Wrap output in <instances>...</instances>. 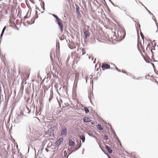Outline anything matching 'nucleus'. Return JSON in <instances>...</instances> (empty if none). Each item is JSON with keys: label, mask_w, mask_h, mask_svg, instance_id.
I'll list each match as a JSON object with an SVG mask.
<instances>
[{"label": "nucleus", "mask_w": 158, "mask_h": 158, "mask_svg": "<svg viewBox=\"0 0 158 158\" xmlns=\"http://www.w3.org/2000/svg\"><path fill=\"white\" fill-rule=\"evenodd\" d=\"M55 22L58 24L60 28V30L61 32H62L63 31V28L64 27L63 24L62 23V21L60 19H59L58 20L55 21Z\"/></svg>", "instance_id": "obj_1"}, {"label": "nucleus", "mask_w": 158, "mask_h": 158, "mask_svg": "<svg viewBox=\"0 0 158 158\" xmlns=\"http://www.w3.org/2000/svg\"><path fill=\"white\" fill-rule=\"evenodd\" d=\"M47 134L49 136L51 137L54 135L53 131L52 129H49L47 132Z\"/></svg>", "instance_id": "obj_2"}, {"label": "nucleus", "mask_w": 158, "mask_h": 158, "mask_svg": "<svg viewBox=\"0 0 158 158\" xmlns=\"http://www.w3.org/2000/svg\"><path fill=\"white\" fill-rule=\"evenodd\" d=\"M76 6V9L77 14L79 17H81V14L80 11L79 10V7L77 5H75Z\"/></svg>", "instance_id": "obj_3"}, {"label": "nucleus", "mask_w": 158, "mask_h": 158, "mask_svg": "<svg viewBox=\"0 0 158 158\" xmlns=\"http://www.w3.org/2000/svg\"><path fill=\"white\" fill-rule=\"evenodd\" d=\"M63 138H60L56 142L55 144L56 146H59L61 143V142L63 141Z\"/></svg>", "instance_id": "obj_4"}, {"label": "nucleus", "mask_w": 158, "mask_h": 158, "mask_svg": "<svg viewBox=\"0 0 158 158\" xmlns=\"http://www.w3.org/2000/svg\"><path fill=\"white\" fill-rule=\"evenodd\" d=\"M85 38L87 39L89 36L90 34L88 30L84 28L83 30Z\"/></svg>", "instance_id": "obj_5"}, {"label": "nucleus", "mask_w": 158, "mask_h": 158, "mask_svg": "<svg viewBox=\"0 0 158 158\" xmlns=\"http://www.w3.org/2000/svg\"><path fill=\"white\" fill-rule=\"evenodd\" d=\"M67 134V129L66 127L63 129L61 132V135L66 136Z\"/></svg>", "instance_id": "obj_6"}, {"label": "nucleus", "mask_w": 158, "mask_h": 158, "mask_svg": "<svg viewBox=\"0 0 158 158\" xmlns=\"http://www.w3.org/2000/svg\"><path fill=\"white\" fill-rule=\"evenodd\" d=\"M102 68H104L106 69H108L110 68V66L109 65L105 63L102 64Z\"/></svg>", "instance_id": "obj_7"}, {"label": "nucleus", "mask_w": 158, "mask_h": 158, "mask_svg": "<svg viewBox=\"0 0 158 158\" xmlns=\"http://www.w3.org/2000/svg\"><path fill=\"white\" fill-rule=\"evenodd\" d=\"M69 146H74L75 145V143L70 139L69 140Z\"/></svg>", "instance_id": "obj_8"}, {"label": "nucleus", "mask_w": 158, "mask_h": 158, "mask_svg": "<svg viewBox=\"0 0 158 158\" xmlns=\"http://www.w3.org/2000/svg\"><path fill=\"white\" fill-rule=\"evenodd\" d=\"M105 148L107 149L110 153H111L112 152V150L111 148L107 145H105Z\"/></svg>", "instance_id": "obj_9"}, {"label": "nucleus", "mask_w": 158, "mask_h": 158, "mask_svg": "<svg viewBox=\"0 0 158 158\" xmlns=\"http://www.w3.org/2000/svg\"><path fill=\"white\" fill-rule=\"evenodd\" d=\"M83 120L84 122L85 123H87L90 121L89 118L88 117H84L83 118Z\"/></svg>", "instance_id": "obj_10"}, {"label": "nucleus", "mask_w": 158, "mask_h": 158, "mask_svg": "<svg viewBox=\"0 0 158 158\" xmlns=\"http://www.w3.org/2000/svg\"><path fill=\"white\" fill-rule=\"evenodd\" d=\"M80 139L82 140V142L84 143L85 141V138L84 135H81L80 136Z\"/></svg>", "instance_id": "obj_11"}, {"label": "nucleus", "mask_w": 158, "mask_h": 158, "mask_svg": "<svg viewBox=\"0 0 158 158\" xmlns=\"http://www.w3.org/2000/svg\"><path fill=\"white\" fill-rule=\"evenodd\" d=\"M98 129H99L100 130H103V128L101 124H98Z\"/></svg>", "instance_id": "obj_12"}, {"label": "nucleus", "mask_w": 158, "mask_h": 158, "mask_svg": "<svg viewBox=\"0 0 158 158\" xmlns=\"http://www.w3.org/2000/svg\"><path fill=\"white\" fill-rule=\"evenodd\" d=\"M88 134L90 136L95 138L96 137L95 136L93 135L92 133H88Z\"/></svg>", "instance_id": "obj_13"}, {"label": "nucleus", "mask_w": 158, "mask_h": 158, "mask_svg": "<svg viewBox=\"0 0 158 158\" xmlns=\"http://www.w3.org/2000/svg\"><path fill=\"white\" fill-rule=\"evenodd\" d=\"M84 109L86 114H87L89 112V110L87 107H85Z\"/></svg>", "instance_id": "obj_14"}, {"label": "nucleus", "mask_w": 158, "mask_h": 158, "mask_svg": "<svg viewBox=\"0 0 158 158\" xmlns=\"http://www.w3.org/2000/svg\"><path fill=\"white\" fill-rule=\"evenodd\" d=\"M63 154L66 157V158H67L69 155L67 156V152L66 150L64 151Z\"/></svg>", "instance_id": "obj_15"}, {"label": "nucleus", "mask_w": 158, "mask_h": 158, "mask_svg": "<svg viewBox=\"0 0 158 158\" xmlns=\"http://www.w3.org/2000/svg\"><path fill=\"white\" fill-rule=\"evenodd\" d=\"M41 114V112L39 111L38 112L37 110H36V112H35V114L36 116H38V115H40Z\"/></svg>", "instance_id": "obj_16"}, {"label": "nucleus", "mask_w": 158, "mask_h": 158, "mask_svg": "<svg viewBox=\"0 0 158 158\" xmlns=\"http://www.w3.org/2000/svg\"><path fill=\"white\" fill-rule=\"evenodd\" d=\"M121 32L120 31H118V32H117L118 35V36L119 37H121L122 36V35H121Z\"/></svg>", "instance_id": "obj_17"}, {"label": "nucleus", "mask_w": 158, "mask_h": 158, "mask_svg": "<svg viewBox=\"0 0 158 158\" xmlns=\"http://www.w3.org/2000/svg\"><path fill=\"white\" fill-rule=\"evenodd\" d=\"M77 146L78 147L77 148H76L75 149V150H78L79 148H80L81 147V144H79V143H78L77 144V145L76 147H77Z\"/></svg>", "instance_id": "obj_18"}, {"label": "nucleus", "mask_w": 158, "mask_h": 158, "mask_svg": "<svg viewBox=\"0 0 158 158\" xmlns=\"http://www.w3.org/2000/svg\"><path fill=\"white\" fill-rule=\"evenodd\" d=\"M52 15L56 19V20H58L59 18L56 15L54 14H52Z\"/></svg>", "instance_id": "obj_19"}, {"label": "nucleus", "mask_w": 158, "mask_h": 158, "mask_svg": "<svg viewBox=\"0 0 158 158\" xmlns=\"http://www.w3.org/2000/svg\"><path fill=\"white\" fill-rule=\"evenodd\" d=\"M79 75H77V74H76V78L75 79V81H74V83H77V81H78V79H77V78L76 77H77V76H78Z\"/></svg>", "instance_id": "obj_20"}, {"label": "nucleus", "mask_w": 158, "mask_h": 158, "mask_svg": "<svg viewBox=\"0 0 158 158\" xmlns=\"http://www.w3.org/2000/svg\"><path fill=\"white\" fill-rule=\"evenodd\" d=\"M140 35L141 37V38H142L143 40V38H144V35H143V33H142V32H140Z\"/></svg>", "instance_id": "obj_21"}, {"label": "nucleus", "mask_w": 158, "mask_h": 158, "mask_svg": "<svg viewBox=\"0 0 158 158\" xmlns=\"http://www.w3.org/2000/svg\"><path fill=\"white\" fill-rule=\"evenodd\" d=\"M6 26H5L4 28H3L2 31V33H4V31H5V30H6Z\"/></svg>", "instance_id": "obj_22"}, {"label": "nucleus", "mask_w": 158, "mask_h": 158, "mask_svg": "<svg viewBox=\"0 0 158 158\" xmlns=\"http://www.w3.org/2000/svg\"><path fill=\"white\" fill-rule=\"evenodd\" d=\"M154 17V16L153 15H152V19L155 22V23L157 26V27L158 28V26L157 24V23H156V20L155 19H154L153 18V17Z\"/></svg>", "instance_id": "obj_23"}, {"label": "nucleus", "mask_w": 158, "mask_h": 158, "mask_svg": "<svg viewBox=\"0 0 158 158\" xmlns=\"http://www.w3.org/2000/svg\"><path fill=\"white\" fill-rule=\"evenodd\" d=\"M75 150H73V151H71V150H70V149H68V151H69V152H70V153H69V155L71 153H72V152H75Z\"/></svg>", "instance_id": "obj_24"}, {"label": "nucleus", "mask_w": 158, "mask_h": 158, "mask_svg": "<svg viewBox=\"0 0 158 158\" xmlns=\"http://www.w3.org/2000/svg\"><path fill=\"white\" fill-rule=\"evenodd\" d=\"M104 139H105L106 140H107L108 139V136L106 135H105L104 136Z\"/></svg>", "instance_id": "obj_25"}, {"label": "nucleus", "mask_w": 158, "mask_h": 158, "mask_svg": "<svg viewBox=\"0 0 158 158\" xmlns=\"http://www.w3.org/2000/svg\"><path fill=\"white\" fill-rule=\"evenodd\" d=\"M37 18H38V16H37L36 17H35V19L34 20H34H35V19H37ZM27 23H28V24H32L34 23V21H33V22L32 23H30L29 22L28 23V22H27Z\"/></svg>", "instance_id": "obj_26"}, {"label": "nucleus", "mask_w": 158, "mask_h": 158, "mask_svg": "<svg viewBox=\"0 0 158 158\" xmlns=\"http://www.w3.org/2000/svg\"><path fill=\"white\" fill-rule=\"evenodd\" d=\"M150 44H149L148 45L147 47L146 48V49H148V48H149V50H150Z\"/></svg>", "instance_id": "obj_27"}, {"label": "nucleus", "mask_w": 158, "mask_h": 158, "mask_svg": "<svg viewBox=\"0 0 158 158\" xmlns=\"http://www.w3.org/2000/svg\"><path fill=\"white\" fill-rule=\"evenodd\" d=\"M145 8H146V9H147V11H148V13L149 14H150L151 15H153V14H152V13H151V12L149 10H148L147 9L146 7H145Z\"/></svg>", "instance_id": "obj_28"}, {"label": "nucleus", "mask_w": 158, "mask_h": 158, "mask_svg": "<svg viewBox=\"0 0 158 158\" xmlns=\"http://www.w3.org/2000/svg\"><path fill=\"white\" fill-rule=\"evenodd\" d=\"M3 34H4L3 33L1 32V35H0V41H1V39H2V36L3 35Z\"/></svg>", "instance_id": "obj_29"}, {"label": "nucleus", "mask_w": 158, "mask_h": 158, "mask_svg": "<svg viewBox=\"0 0 158 158\" xmlns=\"http://www.w3.org/2000/svg\"><path fill=\"white\" fill-rule=\"evenodd\" d=\"M152 49L153 50H155V47H153V48H151V53H152V54L153 52H152Z\"/></svg>", "instance_id": "obj_30"}, {"label": "nucleus", "mask_w": 158, "mask_h": 158, "mask_svg": "<svg viewBox=\"0 0 158 158\" xmlns=\"http://www.w3.org/2000/svg\"><path fill=\"white\" fill-rule=\"evenodd\" d=\"M1 83H2V81H0V93H1V91H2V89H1V88H2V87H1Z\"/></svg>", "instance_id": "obj_31"}, {"label": "nucleus", "mask_w": 158, "mask_h": 158, "mask_svg": "<svg viewBox=\"0 0 158 158\" xmlns=\"http://www.w3.org/2000/svg\"><path fill=\"white\" fill-rule=\"evenodd\" d=\"M131 77L133 79H135V76L133 75H131Z\"/></svg>", "instance_id": "obj_32"}, {"label": "nucleus", "mask_w": 158, "mask_h": 158, "mask_svg": "<svg viewBox=\"0 0 158 158\" xmlns=\"http://www.w3.org/2000/svg\"><path fill=\"white\" fill-rule=\"evenodd\" d=\"M109 1H110V2L111 3V4H112L114 6H115V5H114V3L112 2V1H111V0H109Z\"/></svg>", "instance_id": "obj_33"}, {"label": "nucleus", "mask_w": 158, "mask_h": 158, "mask_svg": "<svg viewBox=\"0 0 158 158\" xmlns=\"http://www.w3.org/2000/svg\"><path fill=\"white\" fill-rule=\"evenodd\" d=\"M116 69L117 70L118 72H121V71L119 69L117 68H116Z\"/></svg>", "instance_id": "obj_34"}, {"label": "nucleus", "mask_w": 158, "mask_h": 158, "mask_svg": "<svg viewBox=\"0 0 158 158\" xmlns=\"http://www.w3.org/2000/svg\"><path fill=\"white\" fill-rule=\"evenodd\" d=\"M114 137L115 138H116L118 139V138L115 133H114Z\"/></svg>", "instance_id": "obj_35"}, {"label": "nucleus", "mask_w": 158, "mask_h": 158, "mask_svg": "<svg viewBox=\"0 0 158 158\" xmlns=\"http://www.w3.org/2000/svg\"><path fill=\"white\" fill-rule=\"evenodd\" d=\"M132 74L130 73H127V75L130 76Z\"/></svg>", "instance_id": "obj_36"}, {"label": "nucleus", "mask_w": 158, "mask_h": 158, "mask_svg": "<svg viewBox=\"0 0 158 158\" xmlns=\"http://www.w3.org/2000/svg\"><path fill=\"white\" fill-rule=\"evenodd\" d=\"M128 16H129L130 18H131V19H133V21H134V22H135V23H136V21H134V19H134V18H132V17H131L130 15H128Z\"/></svg>", "instance_id": "obj_37"}, {"label": "nucleus", "mask_w": 158, "mask_h": 158, "mask_svg": "<svg viewBox=\"0 0 158 158\" xmlns=\"http://www.w3.org/2000/svg\"><path fill=\"white\" fill-rule=\"evenodd\" d=\"M31 140L30 139H29V140L28 139V141L29 143H30L31 142Z\"/></svg>", "instance_id": "obj_38"}, {"label": "nucleus", "mask_w": 158, "mask_h": 158, "mask_svg": "<svg viewBox=\"0 0 158 158\" xmlns=\"http://www.w3.org/2000/svg\"><path fill=\"white\" fill-rule=\"evenodd\" d=\"M43 10H44V8H45L44 7V2H43Z\"/></svg>", "instance_id": "obj_39"}, {"label": "nucleus", "mask_w": 158, "mask_h": 158, "mask_svg": "<svg viewBox=\"0 0 158 158\" xmlns=\"http://www.w3.org/2000/svg\"><path fill=\"white\" fill-rule=\"evenodd\" d=\"M27 107V109L28 110H29V111H28V113H29V112H30V111L29 110V108H28V107Z\"/></svg>", "instance_id": "obj_40"}, {"label": "nucleus", "mask_w": 158, "mask_h": 158, "mask_svg": "<svg viewBox=\"0 0 158 158\" xmlns=\"http://www.w3.org/2000/svg\"><path fill=\"white\" fill-rule=\"evenodd\" d=\"M45 150L47 152H48V148H46Z\"/></svg>", "instance_id": "obj_41"}, {"label": "nucleus", "mask_w": 158, "mask_h": 158, "mask_svg": "<svg viewBox=\"0 0 158 158\" xmlns=\"http://www.w3.org/2000/svg\"><path fill=\"white\" fill-rule=\"evenodd\" d=\"M27 18H28V17H27L26 16H25L24 17V19H26Z\"/></svg>", "instance_id": "obj_42"}, {"label": "nucleus", "mask_w": 158, "mask_h": 158, "mask_svg": "<svg viewBox=\"0 0 158 158\" xmlns=\"http://www.w3.org/2000/svg\"><path fill=\"white\" fill-rule=\"evenodd\" d=\"M92 75H90L89 76V77L91 79L92 77Z\"/></svg>", "instance_id": "obj_43"}, {"label": "nucleus", "mask_w": 158, "mask_h": 158, "mask_svg": "<svg viewBox=\"0 0 158 158\" xmlns=\"http://www.w3.org/2000/svg\"><path fill=\"white\" fill-rule=\"evenodd\" d=\"M137 24L138 25V26H139V28H140V25L139 23H137Z\"/></svg>", "instance_id": "obj_44"}, {"label": "nucleus", "mask_w": 158, "mask_h": 158, "mask_svg": "<svg viewBox=\"0 0 158 158\" xmlns=\"http://www.w3.org/2000/svg\"><path fill=\"white\" fill-rule=\"evenodd\" d=\"M52 99V98H50L49 99V102H50L51 100Z\"/></svg>", "instance_id": "obj_45"}, {"label": "nucleus", "mask_w": 158, "mask_h": 158, "mask_svg": "<svg viewBox=\"0 0 158 158\" xmlns=\"http://www.w3.org/2000/svg\"><path fill=\"white\" fill-rule=\"evenodd\" d=\"M94 123H95L94 122H91V124H93V125L94 124Z\"/></svg>", "instance_id": "obj_46"}, {"label": "nucleus", "mask_w": 158, "mask_h": 158, "mask_svg": "<svg viewBox=\"0 0 158 158\" xmlns=\"http://www.w3.org/2000/svg\"><path fill=\"white\" fill-rule=\"evenodd\" d=\"M124 73L126 74L127 75V72L125 71Z\"/></svg>", "instance_id": "obj_47"}, {"label": "nucleus", "mask_w": 158, "mask_h": 158, "mask_svg": "<svg viewBox=\"0 0 158 158\" xmlns=\"http://www.w3.org/2000/svg\"><path fill=\"white\" fill-rule=\"evenodd\" d=\"M30 145H29V146H28V150L29 151V149L30 148V147L29 146Z\"/></svg>", "instance_id": "obj_48"}, {"label": "nucleus", "mask_w": 158, "mask_h": 158, "mask_svg": "<svg viewBox=\"0 0 158 158\" xmlns=\"http://www.w3.org/2000/svg\"><path fill=\"white\" fill-rule=\"evenodd\" d=\"M125 72V71H122V72L123 73H124Z\"/></svg>", "instance_id": "obj_49"}, {"label": "nucleus", "mask_w": 158, "mask_h": 158, "mask_svg": "<svg viewBox=\"0 0 158 158\" xmlns=\"http://www.w3.org/2000/svg\"><path fill=\"white\" fill-rule=\"evenodd\" d=\"M85 54V53H84L83 52H82V55H84Z\"/></svg>", "instance_id": "obj_50"}, {"label": "nucleus", "mask_w": 158, "mask_h": 158, "mask_svg": "<svg viewBox=\"0 0 158 158\" xmlns=\"http://www.w3.org/2000/svg\"><path fill=\"white\" fill-rule=\"evenodd\" d=\"M95 60V59L94 60ZM95 63V60H94V63Z\"/></svg>", "instance_id": "obj_51"}, {"label": "nucleus", "mask_w": 158, "mask_h": 158, "mask_svg": "<svg viewBox=\"0 0 158 158\" xmlns=\"http://www.w3.org/2000/svg\"><path fill=\"white\" fill-rule=\"evenodd\" d=\"M86 81L87 82V79H86Z\"/></svg>", "instance_id": "obj_52"}, {"label": "nucleus", "mask_w": 158, "mask_h": 158, "mask_svg": "<svg viewBox=\"0 0 158 158\" xmlns=\"http://www.w3.org/2000/svg\"><path fill=\"white\" fill-rule=\"evenodd\" d=\"M136 79H137V80H138V79H139V78H137Z\"/></svg>", "instance_id": "obj_53"}, {"label": "nucleus", "mask_w": 158, "mask_h": 158, "mask_svg": "<svg viewBox=\"0 0 158 158\" xmlns=\"http://www.w3.org/2000/svg\"><path fill=\"white\" fill-rule=\"evenodd\" d=\"M145 61L146 62L148 63L147 61L145 60Z\"/></svg>", "instance_id": "obj_54"}, {"label": "nucleus", "mask_w": 158, "mask_h": 158, "mask_svg": "<svg viewBox=\"0 0 158 158\" xmlns=\"http://www.w3.org/2000/svg\"><path fill=\"white\" fill-rule=\"evenodd\" d=\"M89 59H90V57H89Z\"/></svg>", "instance_id": "obj_55"}, {"label": "nucleus", "mask_w": 158, "mask_h": 158, "mask_svg": "<svg viewBox=\"0 0 158 158\" xmlns=\"http://www.w3.org/2000/svg\"><path fill=\"white\" fill-rule=\"evenodd\" d=\"M50 57L51 58V55H50Z\"/></svg>", "instance_id": "obj_56"}, {"label": "nucleus", "mask_w": 158, "mask_h": 158, "mask_svg": "<svg viewBox=\"0 0 158 158\" xmlns=\"http://www.w3.org/2000/svg\"><path fill=\"white\" fill-rule=\"evenodd\" d=\"M56 85H55V87H56Z\"/></svg>", "instance_id": "obj_57"}]
</instances>
